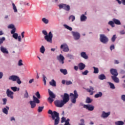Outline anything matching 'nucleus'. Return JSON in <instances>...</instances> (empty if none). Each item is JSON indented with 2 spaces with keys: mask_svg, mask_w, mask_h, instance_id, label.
I'll return each mask as SVG.
<instances>
[{
  "mask_svg": "<svg viewBox=\"0 0 125 125\" xmlns=\"http://www.w3.org/2000/svg\"><path fill=\"white\" fill-rule=\"evenodd\" d=\"M48 114L51 115L52 120H55V125H57L59 124L60 118H59V113L54 111H52L51 109L48 111Z\"/></svg>",
  "mask_w": 125,
  "mask_h": 125,
  "instance_id": "f257e3e1",
  "label": "nucleus"
},
{
  "mask_svg": "<svg viewBox=\"0 0 125 125\" xmlns=\"http://www.w3.org/2000/svg\"><path fill=\"white\" fill-rule=\"evenodd\" d=\"M42 33L43 35H44V39L47 42H50V43H52V38H53V35L51 31H50L48 34L47 32L45 30H42Z\"/></svg>",
  "mask_w": 125,
  "mask_h": 125,
  "instance_id": "f03ea898",
  "label": "nucleus"
},
{
  "mask_svg": "<svg viewBox=\"0 0 125 125\" xmlns=\"http://www.w3.org/2000/svg\"><path fill=\"white\" fill-rule=\"evenodd\" d=\"M9 81H12V82H17L18 84H21L22 82L20 80V78L17 75H12L9 77Z\"/></svg>",
  "mask_w": 125,
  "mask_h": 125,
  "instance_id": "7ed1b4c3",
  "label": "nucleus"
},
{
  "mask_svg": "<svg viewBox=\"0 0 125 125\" xmlns=\"http://www.w3.org/2000/svg\"><path fill=\"white\" fill-rule=\"evenodd\" d=\"M70 96H71L72 103H76V99L79 97V94H78L77 90H75L74 91V94H73V93H71L70 94Z\"/></svg>",
  "mask_w": 125,
  "mask_h": 125,
  "instance_id": "20e7f679",
  "label": "nucleus"
},
{
  "mask_svg": "<svg viewBox=\"0 0 125 125\" xmlns=\"http://www.w3.org/2000/svg\"><path fill=\"white\" fill-rule=\"evenodd\" d=\"M48 93L50 97L48 98V100L49 101L50 103H52L54 101L53 99L55 98L56 96L53 93V92L51 91L49 89H48Z\"/></svg>",
  "mask_w": 125,
  "mask_h": 125,
  "instance_id": "39448f33",
  "label": "nucleus"
},
{
  "mask_svg": "<svg viewBox=\"0 0 125 125\" xmlns=\"http://www.w3.org/2000/svg\"><path fill=\"white\" fill-rule=\"evenodd\" d=\"M61 97L62 98V102L65 104L67 103V102H69V101L70 100V97L69 96V94L67 93H64L63 95H61Z\"/></svg>",
  "mask_w": 125,
  "mask_h": 125,
  "instance_id": "423d86ee",
  "label": "nucleus"
},
{
  "mask_svg": "<svg viewBox=\"0 0 125 125\" xmlns=\"http://www.w3.org/2000/svg\"><path fill=\"white\" fill-rule=\"evenodd\" d=\"M100 40L101 42H103V43H107L109 41L108 38L105 36L104 34L100 35Z\"/></svg>",
  "mask_w": 125,
  "mask_h": 125,
  "instance_id": "0eeeda50",
  "label": "nucleus"
},
{
  "mask_svg": "<svg viewBox=\"0 0 125 125\" xmlns=\"http://www.w3.org/2000/svg\"><path fill=\"white\" fill-rule=\"evenodd\" d=\"M60 9L63 8L66 11H70V5H67L66 4H61L59 5Z\"/></svg>",
  "mask_w": 125,
  "mask_h": 125,
  "instance_id": "6e6552de",
  "label": "nucleus"
},
{
  "mask_svg": "<svg viewBox=\"0 0 125 125\" xmlns=\"http://www.w3.org/2000/svg\"><path fill=\"white\" fill-rule=\"evenodd\" d=\"M55 104L56 107H58L59 108H61L64 106V104H65V103H64L62 100H61V101L57 100L55 101Z\"/></svg>",
  "mask_w": 125,
  "mask_h": 125,
  "instance_id": "1a4fd4ad",
  "label": "nucleus"
},
{
  "mask_svg": "<svg viewBox=\"0 0 125 125\" xmlns=\"http://www.w3.org/2000/svg\"><path fill=\"white\" fill-rule=\"evenodd\" d=\"M72 34L75 41H78V40H80V38H81V35L79 32L72 31Z\"/></svg>",
  "mask_w": 125,
  "mask_h": 125,
  "instance_id": "9d476101",
  "label": "nucleus"
},
{
  "mask_svg": "<svg viewBox=\"0 0 125 125\" xmlns=\"http://www.w3.org/2000/svg\"><path fill=\"white\" fill-rule=\"evenodd\" d=\"M61 49H62L64 52H68L69 51V47L66 43H63L61 45Z\"/></svg>",
  "mask_w": 125,
  "mask_h": 125,
  "instance_id": "9b49d317",
  "label": "nucleus"
},
{
  "mask_svg": "<svg viewBox=\"0 0 125 125\" xmlns=\"http://www.w3.org/2000/svg\"><path fill=\"white\" fill-rule=\"evenodd\" d=\"M110 74L112 75L111 77H118L119 73H118V70L116 69L111 68L110 70Z\"/></svg>",
  "mask_w": 125,
  "mask_h": 125,
  "instance_id": "f8f14e48",
  "label": "nucleus"
},
{
  "mask_svg": "<svg viewBox=\"0 0 125 125\" xmlns=\"http://www.w3.org/2000/svg\"><path fill=\"white\" fill-rule=\"evenodd\" d=\"M83 108L88 110V111H93L94 110V106L90 104H84Z\"/></svg>",
  "mask_w": 125,
  "mask_h": 125,
  "instance_id": "ddd939ff",
  "label": "nucleus"
},
{
  "mask_svg": "<svg viewBox=\"0 0 125 125\" xmlns=\"http://www.w3.org/2000/svg\"><path fill=\"white\" fill-rule=\"evenodd\" d=\"M6 94L8 97H9V98H11V99H13V94H14V93H13V92L10 91L9 89H8L6 91Z\"/></svg>",
  "mask_w": 125,
  "mask_h": 125,
  "instance_id": "4468645a",
  "label": "nucleus"
},
{
  "mask_svg": "<svg viewBox=\"0 0 125 125\" xmlns=\"http://www.w3.org/2000/svg\"><path fill=\"white\" fill-rule=\"evenodd\" d=\"M111 112H108L107 113L105 112V111H103L102 114L101 116V118L105 119V118H108L110 116Z\"/></svg>",
  "mask_w": 125,
  "mask_h": 125,
  "instance_id": "2eb2a0df",
  "label": "nucleus"
},
{
  "mask_svg": "<svg viewBox=\"0 0 125 125\" xmlns=\"http://www.w3.org/2000/svg\"><path fill=\"white\" fill-rule=\"evenodd\" d=\"M58 60H59L60 63L62 64H64V60H65V58L64 56H62V54H60L59 56L57 57Z\"/></svg>",
  "mask_w": 125,
  "mask_h": 125,
  "instance_id": "dca6fc26",
  "label": "nucleus"
},
{
  "mask_svg": "<svg viewBox=\"0 0 125 125\" xmlns=\"http://www.w3.org/2000/svg\"><path fill=\"white\" fill-rule=\"evenodd\" d=\"M111 79L116 83H120V79L117 76H111Z\"/></svg>",
  "mask_w": 125,
  "mask_h": 125,
  "instance_id": "f3484780",
  "label": "nucleus"
},
{
  "mask_svg": "<svg viewBox=\"0 0 125 125\" xmlns=\"http://www.w3.org/2000/svg\"><path fill=\"white\" fill-rule=\"evenodd\" d=\"M86 90L87 91V92H89L90 93V95H93V90H94L93 87L90 86V88H86Z\"/></svg>",
  "mask_w": 125,
  "mask_h": 125,
  "instance_id": "a211bd4d",
  "label": "nucleus"
},
{
  "mask_svg": "<svg viewBox=\"0 0 125 125\" xmlns=\"http://www.w3.org/2000/svg\"><path fill=\"white\" fill-rule=\"evenodd\" d=\"M78 67H79V69H80L81 71H82L83 70L84 68H85V64L81 62L78 64Z\"/></svg>",
  "mask_w": 125,
  "mask_h": 125,
  "instance_id": "6ab92c4d",
  "label": "nucleus"
},
{
  "mask_svg": "<svg viewBox=\"0 0 125 125\" xmlns=\"http://www.w3.org/2000/svg\"><path fill=\"white\" fill-rule=\"evenodd\" d=\"M0 50L1 52L3 53H5L6 54H8V51L7 50V49L5 48L3 46H1L0 47Z\"/></svg>",
  "mask_w": 125,
  "mask_h": 125,
  "instance_id": "aec40b11",
  "label": "nucleus"
},
{
  "mask_svg": "<svg viewBox=\"0 0 125 125\" xmlns=\"http://www.w3.org/2000/svg\"><path fill=\"white\" fill-rule=\"evenodd\" d=\"M8 110H9V107L6 106V108L4 107L2 109V112L4 114H5V115L8 114Z\"/></svg>",
  "mask_w": 125,
  "mask_h": 125,
  "instance_id": "412c9836",
  "label": "nucleus"
},
{
  "mask_svg": "<svg viewBox=\"0 0 125 125\" xmlns=\"http://www.w3.org/2000/svg\"><path fill=\"white\" fill-rule=\"evenodd\" d=\"M33 100L32 101L34 103H36L37 104H39L40 103V100H39V98L36 97L35 96H33Z\"/></svg>",
  "mask_w": 125,
  "mask_h": 125,
  "instance_id": "4be33fe9",
  "label": "nucleus"
},
{
  "mask_svg": "<svg viewBox=\"0 0 125 125\" xmlns=\"http://www.w3.org/2000/svg\"><path fill=\"white\" fill-rule=\"evenodd\" d=\"M98 79L101 80V81H103V80H106V76L104 74H101L98 76Z\"/></svg>",
  "mask_w": 125,
  "mask_h": 125,
  "instance_id": "5701e85b",
  "label": "nucleus"
},
{
  "mask_svg": "<svg viewBox=\"0 0 125 125\" xmlns=\"http://www.w3.org/2000/svg\"><path fill=\"white\" fill-rule=\"evenodd\" d=\"M112 20L114 24H116V25H121V21L120 20H117L116 19H113Z\"/></svg>",
  "mask_w": 125,
  "mask_h": 125,
  "instance_id": "b1692460",
  "label": "nucleus"
},
{
  "mask_svg": "<svg viewBox=\"0 0 125 125\" xmlns=\"http://www.w3.org/2000/svg\"><path fill=\"white\" fill-rule=\"evenodd\" d=\"M29 103L31 105V108H32V109H34V108H35V107H36V103L33 102V101H30L29 102Z\"/></svg>",
  "mask_w": 125,
  "mask_h": 125,
  "instance_id": "393cba45",
  "label": "nucleus"
},
{
  "mask_svg": "<svg viewBox=\"0 0 125 125\" xmlns=\"http://www.w3.org/2000/svg\"><path fill=\"white\" fill-rule=\"evenodd\" d=\"M81 57L84 59H87L88 58V57L86 55V54L84 52H82L81 53Z\"/></svg>",
  "mask_w": 125,
  "mask_h": 125,
  "instance_id": "a878e982",
  "label": "nucleus"
},
{
  "mask_svg": "<svg viewBox=\"0 0 125 125\" xmlns=\"http://www.w3.org/2000/svg\"><path fill=\"white\" fill-rule=\"evenodd\" d=\"M50 85L52 86H56V82L54 80H52L51 82H49Z\"/></svg>",
  "mask_w": 125,
  "mask_h": 125,
  "instance_id": "bb28decb",
  "label": "nucleus"
},
{
  "mask_svg": "<svg viewBox=\"0 0 125 125\" xmlns=\"http://www.w3.org/2000/svg\"><path fill=\"white\" fill-rule=\"evenodd\" d=\"M60 71L61 73H62L63 75H67V74H68V71H67V69H60Z\"/></svg>",
  "mask_w": 125,
  "mask_h": 125,
  "instance_id": "cd10ccee",
  "label": "nucleus"
},
{
  "mask_svg": "<svg viewBox=\"0 0 125 125\" xmlns=\"http://www.w3.org/2000/svg\"><path fill=\"white\" fill-rule=\"evenodd\" d=\"M103 95V94L101 92H99V93L96 94L95 95L94 97L95 98H98L99 97H101Z\"/></svg>",
  "mask_w": 125,
  "mask_h": 125,
  "instance_id": "c85d7f7f",
  "label": "nucleus"
},
{
  "mask_svg": "<svg viewBox=\"0 0 125 125\" xmlns=\"http://www.w3.org/2000/svg\"><path fill=\"white\" fill-rule=\"evenodd\" d=\"M115 125H125V123L122 121H117L115 122Z\"/></svg>",
  "mask_w": 125,
  "mask_h": 125,
  "instance_id": "c756f323",
  "label": "nucleus"
},
{
  "mask_svg": "<svg viewBox=\"0 0 125 125\" xmlns=\"http://www.w3.org/2000/svg\"><path fill=\"white\" fill-rule=\"evenodd\" d=\"M108 83L110 85V88H111V89H115V88H116V87H115V85L114 84V83L111 82H108Z\"/></svg>",
  "mask_w": 125,
  "mask_h": 125,
  "instance_id": "7c9ffc66",
  "label": "nucleus"
},
{
  "mask_svg": "<svg viewBox=\"0 0 125 125\" xmlns=\"http://www.w3.org/2000/svg\"><path fill=\"white\" fill-rule=\"evenodd\" d=\"M94 69V74H98L99 73V69L97 67H93Z\"/></svg>",
  "mask_w": 125,
  "mask_h": 125,
  "instance_id": "2f4dec72",
  "label": "nucleus"
},
{
  "mask_svg": "<svg viewBox=\"0 0 125 125\" xmlns=\"http://www.w3.org/2000/svg\"><path fill=\"white\" fill-rule=\"evenodd\" d=\"M86 19V16H85L84 15H82L81 16V21H85Z\"/></svg>",
  "mask_w": 125,
  "mask_h": 125,
  "instance_id": "473e14b6",
  "label": "nucleus"
},
{
  "mask_svg": "<svg viewBox=\"0 0 125 125\" xmlns=\"http://www.w3.org/2000/svg\"><path fill=\"white\" fill-rule=\"evenodd\" d=\"M12 6H13V9L14 11V12L16 13L18 12L17 8L16 7V6L15 5V4L14 3H12Z\"/></svg>",
  "mask_w": 125,
  "mask_h": 125,
  "instance_id": "72a5a7b5",
  "label": "nucleus"
},
{
  "mask_svg": "<svg viewBox=\"0 0 125 125\" xmlns=\"http://www.w3.org/2000/svg\"><path fill=\"white\" fill-rule=\"evenodd\" d=\"M44 51H45V48L43 45H42L40 48V52H41V53H44Z\"/></svg>",
  "mask_w": 125,
  "mask_h": 125,
  "instance_id": "f704fd0d",
  "label": "nucleus"
},
{
  "mask_svg": "<svg viewBox=\"0 0 125 125\" xmlns=\"http://www.w3.org/2000/svg\"><path fill=\"white\" fill-rule=\"evenodd\" d=\"M43 108H44V106H39L38 109V113H42L43 110Z\"/></svg>",
  "mask_w": 125,
  "mask_h": 125,
  "instance_id": "c9c22d12",
  "label": "nucleus"
},
{
  "mask_svg": "<svg viewBox=\"0 0 125 125\" xmlns=\"http://www.w3.org/2000/svg\"><path fill=\"white\" fill-rule=\"evenodd\" d=\"M63 26L64 27V28H65V29H67V30H69V31H72V27L69 26L67 24H64Z\"/></svg>",
  "mask_w": 125,
  "mask_h": 125,
  "instance_id": "e433bc0d",
  "label": "nucleus"
},
{
  "mask_svg": "<svg viewBox=\"0 0 125 125\" xmlns=\"http://www.w3.org/2000/svg\"><path fill=\"white\" fill-rule=\"evenodd\" d=\"M43 77V82L44 83V85H46V77H45V76H44V75H42Z\"/></svg>",
  "mask_w": 125,
  "mask_h": 125,
  "instance_id": "4c0bfd02",
  "label": "nucleus"
},
{
  "mask_svg": "<svg viewBox=\"0 0 125 125\" xmlns=\"http://www.w3.org/2000/svg\"><path fill=\"white\" fill-rule=\"evenodd\" d=\"M42 21L44 24H48V20L46 19L45 18H42Z\"/></svg>",
  "mask_w": 125,
  "mask_h": 125,
  "instance_id": "58836bf2",
  "label": "nucleus"
},
{
  "mask_svg": "<svg viewBox=\"0 0 125 125\" xmlns=\"http://www.w3.org/2000/svg\"><path fill=\"white\" fill-rule=\"evenodd\" d=\"M75 16L71 15L69 17V20H71L72 22H73V21H75Z\"/></svg>",
  "mask_w": 125,
  "mask_h": 125,
  "instance_id": "ea45409f",
  "label": "nucleus"
},
{
  "mask_svg": "<svg viewBox=\"0 0 125 125\" xmlns=\"http://www.w3.org/2000/svg\"><path fill=\"white\" fill-rule=\"evenodd\" d=\"M92 102V100L90 99V98H87L86 99V103H88L89 104V103H91Z\"/></svg>",
  "mask_w": 125,
  "mask_h": 125,
  "instance_id": "a19ab883",
  "label": "nucleus"
},
{
  "mask_svg": "<svg viewBox=\"0 0 125 125\" xmlns=\"http://www.w3.org/2000/svg\"><path fill=\"white\" fill-rule=\"evenodd\" d=\"M108 24L110 25V26H111L112 28H114V27H115V22H114V21H110L108 22Z\"/></svg>",
  "mask_w": 125,
  "mask_h": 125,
  "instance_id": "79ce46f5",
  "label": "nucleus"
},
{
  "mask_svg": "<svg viewBox=\"0 0 125 125\" xmlns=\"http://www.w3.org/2000/svg\"><path fill=\"white\" fill-rule=\"evenodd\" d=\"M13 38H14V39L15 40H18V34L14 33V34H13Z\"/></svg>",
  "mask_w": 125,
  "mask_h": 125,
  "instance_id": "37998d69",
  "label": "nucleus"
},
{
  "mask_svg": "<svg viewBox=\"0 0 125 125\" xmlns=\"http://www.w3.org/2000/svg\"><path fill=\"white\" fill-rule=\"evenodd\" d=\"M36 96H37V98H38V99H41V94H40V92L37 91L36 94H35Z\"/></svg>",
  "mask_w": 125,
  "mask_h": 125,
  "instance_id": "c03bdc74",
  "label": "nucleus"
},
{
  "mask_svg": "<svg viewBox=\"0 0 125 125\" xmlns=\"http://www.w3.org/2000/svg\"><path fill=\"white\" fill-rule=\"evenodd\" d=\"M5 41V38L2 37L0 38V44H1V43H3V42Z\"/></svg>",
  "mask_w": 125,
  "mask_h": 125,
  "instance_id": "a18cd8bd",
  "label": "nucleus"
},
{
  "mask_svg": "<svg viewBox=\"0 0 125 125\" xmlns=\"http://www.w3.org/2000/svg\"><path fill=\"white\" fill-rule=\"evenodd\" d=\"M29 97V94L28 93V91L27 90H25V93L24 94V98H28Z\"/></svg>",
  "mask_w": 125,
  "mask_h": 125,
  "instance_id": "49530a36",
  "label": "nucleus"
},
{
  "mask_svg": "<svg viewBox=\"0 0 125 125\" xmlns=\"http://www.w3.org/2000/svg\"><path fill=\"white\" fill-rule=\"evenodd\" d=\"M87 74H88V70H85L84 71L82 72V75L83 76H86V75H87Z\"/></svg>",
  "mask_w": 125,
  "mask_h": 125,
  "instance_id": "de8ad7c7",
  "label": "nucleus"
},
{
  "mask_svg": "<svg viewBox=\"0 0 125 125\" xmlns=\"http://www.w3.org/2000/svg\"><path fill=\"white\" fill-rule=\"evenodd\" d=\"M19 66H22L23 65V61L22 60H20L18 62Z\"/></svg>",
  "mask_w": 125,
  "mask_h": 125,
  "instance_id": "09e8293b",
  "label": "nucleus"
},
{
  "mask_svg": "<svg viewBox=\"0 0 125 125\" xmlns=\"http://www.w3.org/2000/svg\"><path fill=\"white\" fill-rule=\"evenodd\" d=\"M116 39H117V37H116V35H114L113 36L112 38H111L112 42H115L116 41Z\"/></svg>",
  "mask_w": 125,
  "mask_h": 125,
  "instance_id": "8fccbe9b",
  "label": "nucleus"
},
{
  "mask_svg": "<svg viewBox=\"0 0 125 125\" xmlns=\"http://www.w3.org/2000/svg\"><path fill=\"white\" fill-rule=\"evenodd\" d=\"M11 89H12V90H13V91L15 92V91H17V87H16V86L11 87Z\"/></svg>",
  "mask_w": 125,
  "mask_h": 125,
  "instance_id": "3c124183",
  "label": "nucleus"
},
{
  "mask_svg": "<svg viewBox=\"0 0 125 125\" xmlns=\"http://www.w3.org/2000/svg\"><path fill=\"white\" fill-rule=\"evenodd\" d=\"M8 29H14L15 28V26L13 24H10L8 26Z\"/></svg>",
  "mask_w": 125,
  "mask_h": 125,
  "instance_id": "603ef678",
  "label": "nucleus"
},
{
  "mask_svg": "<svg viewBox=\"0 0 125 125\" xmlns=\"http://www.w3.org/2000/svg\"><path fill=\"white\" fill-rule=\"evenodd\" d=\"M2 101L3 102V104L5 105V104H6V102H7V99H6V98H4L2 99Z\"/></svg>",
  "mask_w": 125,
  "mask_h": 125,
  "instance_id": "864d4df0",
  "label": "nucleus"
},
{
  "mask_svg": "<svg viewBox=\"0 0 125 125\" xmlns=\"http://www.w3.org/2000/svg\"><path fill=\"white\" fill-rule=\"evenodd\" d=\"M65 83L66 85H69V84H72V83H72L71 81H66Z\"/></svg>",
  "mask_w": 125,
  "mask_h": 125,
  "instance_id": "5fc2aeb1",
  "label": "nucleus"
},
{
  "mask_svg": "<svg viewBox=\"0 0 125 125\" xmlns=\"http://www.w3.org/2000/svg\"><path fill=\"white\" fill-rule=\"evenodd\" d=\"M15 32H16V28H13V29L11 31V34H15Z\"/></svg>",
  "mask_w": 125,
  "mask_h": 125,
  "instance_id": "6e6d98bb",
  "label": "nucleus"
},
{
  "mask_svg": "<svg viewBox=\"0 0 125 125\" xmlns=\"http://www.w3.org/2000/svg\"><path fill=\"white\" fill-rule=\"evenodd\" d=\"M121 99L123 100V101H125V95H122L121 96Z\"/></svg>",
  "mask_w": 125,
  "mask_h": 125,
  "instance_id": "4d7b16f0",
  "label": "nucleus"
},
{
  "mask_svg": "<svg viewBox=\"0 0 125 125\" xmlns=\"http://www.w3.org/2000/svg\"><path fill=\"white\" fill-rule=\"evenodd\" d=\"M110 49L111 51H112V49H115V45H112L111 46H110Z\"/></svg>",
  "mask_w": 125,
  "mask_h": 125,
  "instance_id": "13d9d810",
  "label": "nucleus"
},
{
  "mask_svg": "<svg viewBox=\"0 0 125 125\" xmlns=\"http://www.w3.org/2000/svg\"><path fill=\"white\" fill-rule=\"evenodd\" d=\"M120 35H125V31L124 30H122L120 32Z\"/></svg>",
  "mask_w": 125,
  "mask_h": 125,
  "instance_id": "bf43d9fd",
  "label": "nucleus"
},
{
  "mask_svg": "<svg viewBox=\"0 0 125 125\" xmlns=\"http://www.w3.org/2000/svg\"><path fill=\"white\" fill-rule=\"evenodd\" d=\"M68 57H69L70 59H74V56H73V55H68Z\"/></svg>",
  "mask_w": 125,
  "mask_h": 125,
  "instance_id": "052dcab7",
  "label": "nucleus"
},
{
  "mask_svg": "<svg viewBox=\"0 0 125 125\" xmlns=\"http://www.w3.org/2000/svg\"><path fill=\"white\" fill-rule=\"evenodd\" d=\"M65 120H66V118H65L64 117H62L61 123H64V122H65Z\"/></svg>",
  "mask_w": 125,
  "mask_h": 125,
  "instance_id": "680f3d73",
  "label": "nucleus"
},
{
  "mask_svg": "<svg viewBox=\"0 0 125 125\" xmlns=\"http://www.w3.org/2000/svg\"><path fill=\"white\" fill-rule=\"evenodd\" d=\"M2 77H3V73L2 72H0V79H2Z\"/></svg>",
  "mask_w": 125,
  "mask_h": 125,
  "instance_id": "e2e57ef3",
  "label": "nucleus"
},
{
  "mask_svg": "<svg viewBox=\"0 0 125 125\" xmlns=\"http://www.w3.org/2000/svg\"><path fill=\"white\" fill-rule=\"evenodd\" d=\"M64 125H71V124H70V123H69V121H66Z\"/></svg>",
  "mask_w": 125,
  "mask_h": 125,
  "instance_id": "0e129e2a",
  "label": "nucleus"
},
{
  "mask_svg": "<svg viewBox=\"0 0 125 125\" xmlns=\"http://www.w3.org/2000/svg\"><path fill=\"white\" fill-rule=\"evenodd\" d=\"M24 34H25V32H24V31H23V32L21 33V38H22V39H23V38H24Z\"/></svg>",
  "mask_w": 125,
  "mask_h": 125,
  "instance_id": "69168bd1",
  "label": "nucleus"
},
{
  "mask_svg": "<svg viewBox=\"0 0 125 125\" xmlns=\"http://www.w3.org/2000/svg\"><path fill=\"white\" fill-rule=\"evenodd\" d=\"M81 124H84V120L82 119L80 120Z\"/></svg>",
  "mask_w": 125,
  "mask_h": 125,
  "instance_id": "338daca9",
  "label": "nucleus"
},
{
  "mask_svg": "<svg viewBox=\"0 0 125 125\" xmlns=\"http://www.w3.org/2000/svg\"><path fill=\"white\" fill-rule=\"evenodd\" d=\"M33 82H34V79H31L30 80H29V83H33Z\"/></svg>",
  "mask_w": 125,
  "mask_h": 125,
  "instance_id": "774afa93",
  "label": "nucleus"
}]
</instances>
